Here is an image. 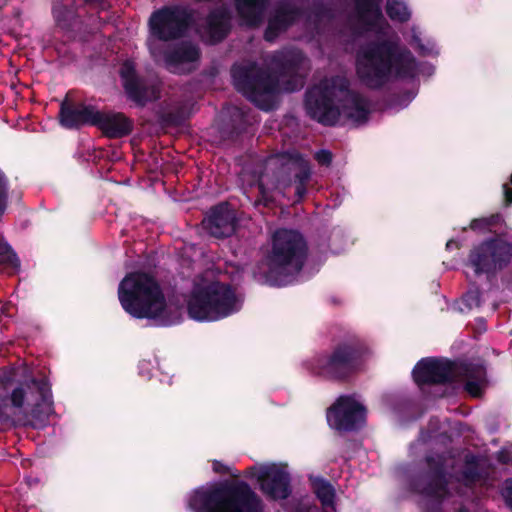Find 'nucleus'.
<instances>
[{"label": "nucleus", "instance_id": "f257e3e1", "mask_svg": "<svg viewBox=\"0 0 512 512\" xmlns=\"http://www.w3.org/2000/svg\"><path fill=\"white\" fill-rule=\"evenodd\" d=\"M52 413L51 386L45 376L26 377L10 394L0 395V431L16 426L39 428Z\"/></svg>", "mask_w": 512, "mask_h": 512}, {"label": "nucleus", "instance_id": "f03ea898", "mask_svg": "<svg viewBox=\"0 0 512 512\" xmlns=\"http://www.w3.org/2000/svg\"><path fill=\"white\" fill-rule=\"evenodd\" d=\"M306 109L317 121L333 125L340 118L354 124L367 119L368 109L365 101L348 89L344 77H335L322 81L307 94Z\"/></svg>", "mask_w": 512, "mask_h": 512}, {"label": "nucleus", "instance_id": "7ed1b4c3", "mask_svg": "<svg viewBox=\"0 0 512 512\" xmlns=\"http://www.w3.org/2000/svg\"><path fill=\"white\" fill-rule=\"evenodd\" d=\"M416 64L411 53L393 44H371L357 58V74L370 87L382 85L389 77H412Z\"/></svg>", "mask_w": 512, "mask_h": 512}, {"label": "nucleus", "instance_id": "20e7f679", "mask_svg": "<svg viewBox=\"0 0 512 512\" xmlns=\"http://www.w3.org/2000/svg\"><path fill=\"white\" fill-rule=\"evenodd\" d=\"M187 310L198 321H216L239 307L238 299L227 283L218 280L211 271L197 275L187 296Z\"/></svg>", "mask_w": 512, "mask_h": 512}, {"label": "nucleus", "instance_id": "39448f33", "mask_svg": "<svg viewBox=\"0 0 512 512\" xmlns=\"http://www.w3.org/2000/svg\"><path fill=\"white\" fill-rule=\"evenodd\" d=\"M118 297L123 309L136 318H156L166 308L160 286L147 274L127 275L119 285Z\"/></svg>", "mask_w": 512, "mask_h": 512}, {"label": "nucleus", "instance_id": "423d86ee", "mask_svg": "<svg viewBox=\"0 0 512 512\" xmlns=\"http://www.w3.org/2000/svg\"><path fill=\"white\" fill-rule=\"evenodd\" d=\"M189 506L195 512H261V503L247 486L233 489L201 488L194 492Z\"/></svg>", "mask_w": 512, "mask_h": 512}, {"label": "nucleus", "instance_id": "0eeeda50", "mask_svg": "<svg viewBox=\"0 0 512 512\" xmlns=\"http://www.w3.org/2000/svg\"><path fill=\"white\" fill-rule=\"evenodd\" d=\"M305 243L302 236L293 230L281 229L272 237V247L263 265L271 280L297 273L303 264Z\"/></svg>", "mask_w": 512, "mask_h": 512}, {"label": "nucleus", "instance_id": "6e6552de", "mask_svg": "<svg viewBox=\"0 0 512 512\" xmlns=\"http://www.w3.org/2000/svg\"><path fill=\"white\" fill-rule=\"evenodd\" d=\"M294 173L297 186L296 194L301 198L305 190V182L309 179L308 165L297 154H281L271 157L266 164V172L260 178V187L278 188L287 186L285 177Z\"/></svg>", "mask_w": 512, "mask_h": 512}, {"label": "nucleus", "instance_id": "1a4fd4ad", "mask_svg": "<svg viewBox=\"0 0 512 512\" xmlns=\"http://www.w3.org/2000/svg\"><path fill=\"white\" fill-rule=\"evenodd\" d=\"M232 73L236 88L256 103L259 102V98L263 95H270L279 90L293 91L303 85L301 78H297L293 86L281 87L275 85L269 76L256 71L255 67L248 69L236 66L233 68Z\"/></svg>", "mask_w": 512, "mask_h": 512}, {"label": "nucleus", "instance_id": "9d476101", "mask_svg": "<svg viewBox=\"0 0 512 512\" xmlns=\"http://www.w3.org/2000/svg\"><path fill=\"white\" fill-rule=\"evenodd\" d=\"M252 476L259 482L262 492L269 498L285 499L290 494L289 474L282 464L258 465L251 469Z\"/></svg>", "mask_w": 512, "mask_h": 512}, {"label": "nucleus", "instance_id": "9b49d317", "mask_svg": "<svg viewBox=\"0 0 512 512\" xmlns=\"http://www.w3.org/2000/svg\"><path fill=\"white\" fill-rule=\"evenodd\" d=\"M366 409L354 397L342 396L328 410L327 421L330 427L339 431L354 429L363 423Z\"/></svg>", "mask_w": 512, "mask_h": 512}, {"label": "nucleus", "instance_id": "f8f14e48", "mask_svg": "<svg viewBox=\"0 0 512 512\" xmlns=\"http://www.w3.org/2000/svg\"><path fill=\"white\" fill-rule=\"evenodd\" d=\"M149 23L152 35L168 40L183 33L188 23V15L183 9L167 7L153 13Z\"/></svg>", "mask_w": 512, "mask_h": 512}, {"label": "nucleus", "instance_id": "ddd939ff", "mask_svg": "<svg viewBox=\"0 0 512 512\" xmlns=\"http://www.w3.org/2000/svg\"><path fill=\"white\" fill-rule=\"evenodd\" d=\"M512 256V247L509 243L497 240L482 245L470 256V264L474 272H488L492 269L501 268Z\"/></svg>", "mask_w": 512, "mask_h": 512}, {"label": "nucleus", "instance_id": "4468645a", "mask_svg": "<svg viewBox=\"0 0 512 512\" xmlns=\"http://www.w3.org/2000/svg\"><path fill=\"white\" fill-rule=\"evenodd\" d=\"M207 231L214 237H228L235 231V214L229 205L223 203L214 208L203 221Z\"/></svg>", "mask_w": 512, "mask_h": 512}, {"label": "nucleus", "instance_id": "2eb2a0df", "mask_svg": "<svg viewBox=\"0 0 512 512\" xmlns=\"http://www.w3.org/2000/svg\"><path fill=\"white\" fill-rule=\"evenodd\" d=\"M124 87L129 97L138 104H145L147 101L158 98V90L155 87H143L135 76L134 65L131 62H125L120 70Z\"/></svg>", "mask_w": 512, "mask_h": 512}, {"label": "nucleus", "instance_id": "dca6fc26", "mask_svg": "<svg viewBox=\"0 0 512 512\" xmlns=\"http://www.w3.org/2000/svg\"><path fill=\"white\" fill-rule=\"evenodd\" d=\"M451 368L447 362L427 359L420 361L413 370L414 380L418 384L436 383L447 380Z\"/></svg>", "mask_w": 512, "mask_h": 512}, {"label": "nucleus", "instance_id": "f3484780", "mask_svg": "<svg viewBox=\"0 0 512 512\" xmlns=\"http://www.w3.org/2000/svg\"><path fill=\"white\" fill-rule=\"evenodd\" d=\"M199 53L192 45H183L166 57V65L173 73H186L195 68Z\"/></svg>", "mask_w": 512, "mask_h": 512}, {"label": "nucleus", "instance_id": "a211bd4d", "mask_svg": "<svg viewBox=\"0 0 512 512\" xmlns=\"http://www.w3.org/2000/svg\"><path fill=\"white\" fill-rule=\"evenodd\" d=\"M95 125L109 137H121L131 131L130 121L122 114L97 112Z\"/></svg>", "mask_w": 512, "mask_h": 512}, {"label": "nucleus", "instance_id": "6ab92c4d", "mask_svg": "<svg viewBox=\"0 0 512 512\" xmlns=\"http://www.w3.org/2000/svg\"><path fill=\"white\" fill-rule=\"evenodd\" d=\"M240 16L249 25L259 23L263 17L266 0H235Z\"/></svg>", "mask_w": 512, "mask_h": 512}, {"label": "nucleus", "instance_id": "aec40b11", "mask_svg": "<svg viewBox=\"0 0 512 512\" xmlns=\"http://www.w3.org/2000/svg\"><path fill=\"white\" fill-rule=\"evenodd\" d=\"M98 111L86 107H74L66 98V128H78L84 124H94Z\"/></svg>", "mask_w": 512, "mask_h": 512}, {"label": "nucleus", "instance_id": "412c9836", "mask_svg": "<svg viewBox=\"0 0 512 512\" xmlns=\"http://www.w3.org/2000/svg\"><path fill=\"white\" fill-rule=\"evenodd\" d=\"M229 17L224 11L213 13L207 24V34L212 42L220 41L228 32Z\"/></svg>", "mask_w": 512, "mask_h": 512}, {"label": "nucleus", "instance_id": "4be33fe9", "mask_svg": "<svg viewBox=\"0 0 512 512\" xmlns=\"http://www.w3.org/2000/svg\"><path fill=\"white\" fill-rule=\"evenodd\" d=\"M294 20V12L281 9L277 14L269 21L268 28L265 32V38L268 41L275 39L277 34L284 30Z\"/></svg>", "mask_w": 512, "mask_h": 512}, {"label": "nucleus", "instance_id": "5701e85b", "mask_svg": "<svg viewBox=\"0 0 512 512\" xmlns=\"http://www.w3.org/2000/svg\"><path fill=\"white\" fill-rule=\"evenodd\" d=\"M355 359V352L350 347L337 349L328 361V369L331 373H337L341 369L350 368Z\"/></svg>", "mask_w": 512, "mask_h": 512}, {"label": "nucleus", "instance_id": "b1692460", "mask_svg": "<svg viewBox=\"0 0 512 512\" xmlns=\"http://www.w3.org/2000/svg\"><path fill=\"white\" fill-rule=\"evenodd\" d=\"M312 486L315 494L321 501L326 512H333L335 497V491L333 487L328 482L320 478H313Z\"/></svg>", "mask_w": 512, "mask_h": 512}, {"label": "nucleus", "instance_id": "393cba45", "mask_svg": "<svg viewBox=\"0 0 512 512\" xmlns=\"http://www.w3.org/2000/svg\"><path fill=\"white\" fill-rule=\"evenodd\" d=\"M0 266H3L9 273H17L20 269V260L12 247L4 241H0Z\"/></svg>", "mask_w": 512, "mask_h": 512}, {"label": "nucleus", "instance_id": "a878e982", "mask_svg": "<svg viewBox=\"0 0 512 512\" xmlns=\"http://www.w3.org/2000/svg\"><path fill=\"white\" fill-rule=\"evenodd\" d=\"M357 8L363 20H382L379 0H357Z\"/></svg>", "mask_w": 512, "mask_h": 512}, {"label": "nucleus", "instance_id": "bb28decb", "mask_svg": "<svg viewBox=\"0 0 512 512\" xmlns=\"http://www.w3.org/2000/svg\"><path fill=\"white\" fill-rule=\"evenodd\" d=\"M386 9L387 14L392 20L403 22L410 17V12L400 0H388Z\"/></svg>", "mask_w": 512, "mask_h": 512}, {"label": "nucleus", "instance_id": "cd10ccee", "mask_svg": "<svg viewBox=\"0 0 512 512\" xmlns=\"http://www.w3.org/2000/svg\"><path fill=\"white\" fill-rule=\"evenodd\" d=\"M484 386V371L483 369L477 370L476 378H468L466 382V390L473 397H478L481 395L482 389Z\"/></svg>", "mask_w": 512, "mask_h": 512}, {"label": "nucleus", "instance_id": "c85d7f7f", "mask_svg": "<svg viewBox=\"0 0 512 512\" xmlns=\"http://www.w3.org/2000/svg\"><path fill=\"white\" fill-rule=\"evenodd\" d=\"M9 197V180L5 173L0 170V217L4 215Z\"/></svg>", "mask_w": 512, "mask_h": 512}, {"label": "nucleus", "instance_id": "c756f323", "mask_svg": "<svg viewBox=\"0 0 512 512\" xmlns=\"http://www.w3.org/2000/svg\"><path fill=\"white\" fill-rule=\"evenodd\" d=\"M52 15L56 27L64 29V0H52Z\"/></svg>", "mask_w": 512, "mask_h": 512}, {"label": "nucleus", "instance_id": "7c9ffc66", "mask_svg": "<svg viewBox=\"0 0 512 512\" xmlns=\"http://www.w3.org/2000/svg\"><path fill=\"white\" fill-rule=\"evenodd\" d=\"M56 123L64 127V100L59 101V110L56 118H50L47 124L55 125Z\"/></svg>", "mask_w": 512, "mask_h": 512}, {"label": "nucleus", "instance_id": "2f4dec72", "mask_svg": "<svg viewBox=\"0 0 512 512\" xmlns=\"http://www.w3.org/2000/svg\"><path fill=\"white\" fill-rule=\"evenodd\" d=\"M315 157H316L317 161L322 165H328V164H330V162L332 160V155L327 150L318 151L316 153Z\"/></svg>", "mask_w": 512, "mask_h": 512}, {"label": "nucleus", "instance_id": "473e14b6", "mask_svg": "<svg viewBox=\"0 0 512 512\" xmlns=\"http://www.w3.org/2000/svg\"><path fill=\"white\" fill-rule=\"evenodd\" d=\"M503 497L512 506V480L506 482L502 491Z\"/></svg>", "mask_w": 512, "mask_h": 512}, {"label": "nucleus", "instance_id": "72a5a7b5", "mask_svg": "<svg viewBox=\"0 0 512 512\" xmlns=\"http://www.w3.org/2000/svg\"><path fill=\"white\" fill-rule=\"evenodd\" d=\"M13 384V379L10 374H4L0 376V386H2L3 390L8 393L10 386Z\"/></svg>", "mask_w": 512, "mask_h": 512}, {"label": "nucleus", "instance_id": "f704fd0d", "mask_svg": "<svg viewBox=\"0 0 512 512\" xmlns=\"http://www.w3.org/2000/svg\"><path fill=\"white\" fill-rule=\"evenodd\" d=\"M510 185H512V174L510 184H504L503 186L506 204H510L512 202V188L510 187Z\"/></svg>", "mask_w": 512, "mask_h": 512}, {"label": "nucleus", "instance_id": "c9c22d12", "mask_svg": "<svg viewBox=\"0 0 512 512\" xmlns=\"http://www.w3.org/2000/svg\"><path fill=\"white\" fill-rule=\"evenodd\" d=\"M300 55L299 54H296L295 55V59H285V61H282V60H279V62L284 66V67H293L294 65H296L297 61H300Z\"/></svg>", "mask_w": 512, "mask_h": 512}, {"label": "nucleus", "instance_id": "e433bc0d", "mask_svg": "<svg viewBox=\"0 0 512 512\" xmlns=\"http://www.w3.org/2000/svg\"><path fill=\"white\" fill-rule=\"evenodd\" d=\"M489 224V220L488 219H477V220H474L471 222V228L476 230L478 228H480L481 226L483 225H488Z\"/></svg>", "mask_w": 512, "mask_h": 512}, {"label": "nucleus", "instance_id": "4c0bfd02", "mask_svg": "<svg viewBox=\"0 0 512 512\" xmlns=\"http://www.w3.org/2000/svg\"><path fill=\"white\" fill-rule=\"evenodd\" d=\"M471 299L473 300V302L475 303V305H478L479 304V297L477 294H474L471 296Z\"/></svg>", "mask_w": 512, "mask_h": 512}, {"label": "nucleus", "instance_id": "58836bf2", "mask_svg": "<svg viewBox=\"0 0 512 512\" xmlns=\"http://www.w3.org/2000/svg\"><path fill=\"white\" fill-rule=\"evenodd\" d=\"M414 42L417 43V44L419 43V39H418L417 36H414Z\"/></svg>", "mask_w": 512, "mask_h": 512}, {"label": "nucleus", "instance_id": "ea45409f", "mask_svg": "<svg viewBox=\"0 0 512 512\" xmlns=\"http://www.w3.org/2000/svg\"><path fill=\"white\" fill-rule=\"evenodd\" d=\"M419 48H420V50H422L423 52H426L422 46H420V45H419Z\"/></svg>", "mask_w": 512, "mask_h": 512}]
</instances>
